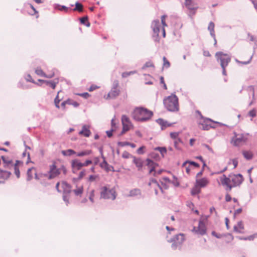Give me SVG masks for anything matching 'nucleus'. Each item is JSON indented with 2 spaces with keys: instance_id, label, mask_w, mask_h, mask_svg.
I'll return each mask as SVG.
<instances>
[{
  "instance_id": "1",
  "label": "nucleus",
  "mask_w": 257,
  "mask_h": 257,
  "mask_svg": "<svg viewBox=\"0 0 257 257\" xmlns=\"http://www.w3.org/2000/svg\"><path fill=\"white\" fill-rule=\"evenodd\" d=\"M153 114V112L147 108L143 107H138L134 109L132 117L137 121H145L150 119Z\"/></svg>"
},
{
  "instance_id": "2",
  "label": "nucleus",
  "mask_w": 257,
  "mask_h": 257,
  "mask_svg": "<svg viewBox=\"0 0 257 257\" xmlns=\"http://www.w3.org/2000/svg\"><path fill=\"white\" fill-rule=\"evenodd\" d=\"M164 104L166 108L171 111L179 110L178 98L175 94H171L164 99Z\"/></svg>"
},
{
  "instance_id": "3",
  "label": "nucleus",
  "mask_w": 257,
  "mask_h": 257,
  "mask_svg": "<svg viewBox=\"0 0 257 257\" xmlns=\"http://www.w3.org/2000/svg\"><path fill=\"white\" fill-rule=\"evenodd\" d=\"M196 113L199 115L197 123L198 127L203 130H209L210 128L214 127L212 125L214 122L211 119L204 117L199 110H196Z\"/></svg>"
},
{
  "instance_id": "4",
  "label": "nucleus",
  "mask_w": 257,
  "mask_h": 257,
  "mask_svg": "<svg viewBox=\"0 0 257 257\" xmlns=\"http://www.w3.org/2000/svg\"><path fill=\"white\" fill-rule=\"evenodd\" d=\"M100 197L105 199L114 200L116 198V193L113 189H108L105 186L100 188Z\"/></svg>"
},
{
  "instance_id": "5",
  "label": "nucleus",
  "mask_w": 257,
  "mask_h": 257,
  "mask_svg": "<svg viewBox=\"0 0 257 257\" xmlns=\"http://www.w3.org/2000/svg\"><path fill=\"white\" fill-rule=\"evenodd\" d=\"M215 57L217 61L220 62L221 68L226 67L231 61L230 57L222 52L216 53Z\"/></svg>"
},
{
  "instance_id": "6",
  "label": "nucleus",
  "mask_w": 257,
  "mask_h": 257,
  "mask_svg": "<svg viewBox=\"0 0 257 257\" xmlns=\"http://www.w3.org/2000/svg\"><path fill=\"white\" fill-rule=\"evenodd\" d=\"M247 138L246 135L242 134H235L234 136L232 138L231 143L233 146H239L245 143L247 141Z\"/></svg>"
},
{
  "instance_id": "7",
  "label": "nucleus",
  "mask_w": 257,
  "mask_h": 257,
  "mask_svg": "<svg viewBox=\"0 0 257 257\" xmlns=\"http://www.w3.org/2000/svg\"><path fill=\"white\" fill-rule=\"evenodd\" d=\"M185 240V235L183 233L176 234L168 241L172 242V247L176 249L178 244H181Z\"/></svg>"
},
{
  "instance_id": "8",
  "label": "nucleus",
  "mask_w": 257,
  "mask_h": 257,
  "mask_svg": "<svg viewBox=\"0 0 257 257\" xmlns=\"http://www.w3.org/2000/svg\"><path fill=\"white\" fill-rule=\"evenodd\" d=\"M121 123L122 124V130L121 134H124L126 132L133 128V124L130 119L125 115H122L121 116Z\"/></svg>"
},
{
  "instance_id": "9",
  "label": "nucleus",
  "mask_w": 257,
  "mask_h": 257,
  "mask_svg": "<svg viewBox=\"0 0 257 257\" xmlns=\"http://www.w3.org/2000/svg\"><path fill=\"white\" fill-rule=\"evenodd\" d=\"M191 231L197 235H204L206 233V227L202 220H200L197 226H194Z\"/></svg>"
},
{
  "instance_id": "10",
  "label": "nucleus",
  "mask_w": 257,
  "mask_h": 257,
  "mask_svg": "<svg viewBox=\"0 0 257 257\" xmlns=\"http://www.w3.org/2000/svg\"><path fill=\"white\" fill-rule=\"evenodd\" d=\"M120 94V90L118 88V83L116 81L109 91V92L106 95H104V97L105 99H113L118 96Z\"/></svg>"
},
{
  "instance_id": "11",
  "label": "nucleus",
  "mask_w": 257,
  "mask_h": 257,
  "mask_svg": "<svg viewBox=\"0 0 257 257\" xmlns=\"http://www.w3.org/2000/svg\"><path fill=\"white\" fill-rule=\"evenodd\" d=\"M56 188L59 192L69 193L71 190L70 185L64 181L58 182L56 184Z\"/></svg>"
},
{
  "instance_id": "12",
  "label": "nucleus",
  "mask_w": 257,
  "mask_h": 257,
  "mask_svg": "<svg viewBox=\"0 0 257 257\" xmlns=\"http://www.w3.org/2000/svg\"><path fill=\"white\" fill-rule=\"evenodd\" d=\"M220 180L221 184L226 187V190L230 191L232 187L231 181L230 179V175L227 177L225 175H223L220 177Z\"/></svg>"
},
{
  "instance_id": "13",
  "label": "nucleus",
  "mask_w": 257,
  "mask_h": 257,
  "mask_svg": "<svg viewBox=\"0 0 257 257\" xmlns=\"http://www.w3.org/2000/svg\"><path fill=\"white\" fill-rule=\"evenodd\" d=\"M230 179L231 181L232 187H234L236 186L239 185L243 181V177L241 175H230Z\"/></svg>"
},
{
  "instance_id": "14",
  "label": "nucleus",
  "mask_w": 257,
  "mask_h": 257,
  "mask_svg": "<svg viewBox=\"0 0 257 257\" xmlns=\"http://www.w3.org/2000/svg\"><path fill=\"white\" fill-rule=\"evenodd\" d=\"M35 73L39 76H43L46 78H51L54 76L55 72L52 70L50 71L48 74L45 73L40 67H37L35 70Z\"/></svg>"
},
{
  "instance_id": "15",
  "label": "nucleus",
  "mask_w": 257,
  "mask_h": 257,
  "mask_svg": "<svg viewBox=\"0 0 257 257\" xmlns=\"http://www.w3.org/2000/svg\"><path fill=\"white\" fill-rule=\"evenodd\" d=\"M60 174V171L57 169L55 164H53L50 166L49 170V179H52L56 177Z\"/></svg>"
},
{
  "instance_id": "16",
  "label": "nucleus",
  "mask_w": 257,
  "mask_h": 257,
  "mask_svg": "<svg viewBox=\"0 0 257 257\" xmlns=\"http://www.w3.org/2000/svg\"><path fill=\"white\" fill-rule=\"evenodd\" d=\"M151 27L153 29L154 33L157 36H159V33L160 31H162V28L161 27L160 22L159 20H155L152 22Z\"/></svg>"
},
{
  "instance_id": "17",
  "label": "nucleus",
  "mask_w": 257,
  "mask_h": 257,
  "mask_svg": "<svg viewBox=\"0 0 257 257\" xmlns=\"http://www.w3.org/2000/svg\"><path fill=\"white\" fill-rule=\"evenodd\" d=\"M71 164L73 172L80 170L83 167L82 163L77 159L73 160Z\"/></svg>"
},
{
  "instance_id": "18",
  "label": "nucleus",
  "mask_w": 257,
  "mask_h": 257,
  "mask_svg": "<svg viewBox=\"0 0 257 257\" xmlns=\"http://www.w3.org/2000/svg\"><path fill=\"white\" fill-rule=\"evenodd\" d=\"M148 186L151 188H154L156 194H158L159 189L162 190V188L155 179H151L150 180V181L148 183Z\"/></svg>"
},
{
  "instance_id": "19",
  "label": "nucleus",
  "mask_w": 257,
  "mask_h": 257,
  "mask_svg": "<svg viewBox=\"0 0 257 257\" xmlns=\"http://www.w3.org/2000/svg\"><path fill=\"white\" fill-rule=\"evenodd\" d=\"M209 183V180L207 178L197 179L195 184L200 188L206 187Z\"/></svg>"
},
{
  "instance_id": "20",
  "label": "nucleus",
  "mask_w": 257,
  "mask_h": 257,
  "mask_svg": "<svg viewBox=\"0 0 257 257\" xmlns=\"http://www.w3.org/2000/svg\"><path fill=\"white\" fill-rule=\"evenodd\" d=\"M90 126L87 125H84L82 126V130L79 132V134L85 137H88L91 134L89 130Z\"/></svg>"
},
{
  "instance_id": "21",
  "label": "nucleus",
  "mask_w": 257,
  "mask_h": 257,
  "mask_svg": "<svg viewBox=\"0 0 257 257\" xmlns=\"http://www.w3.org/2000/svg\"><path fill=\"white\" fill-rule=\"evenodd\" d=\"M185 5L190 10L196 11L198 8L197 5L192 0H185Z\"/></svg>"
},
{
  "instance_id": "22",
  "label": "nucleus",
  "mask_w": 257,
  "mask_h": 257,
  "mask_svg": "<svg viewBox=\"0 0 257 257\" xmlns=\"http://www.w3.org/2000/svg\"><path fill=\"white\" fill-rule=\"evenodd\" d=\"M244 226L242 221L238 222L237 225L233 227L234 231L240 233H243L244 232Z\"/></svg>"
},
{
  "instance_id": "23",
  "label": "nucleus",
  "mask_w": 257,
  "mask_h": 257,
  "mask_svg": "<svg viewBox=\"0 0 257 257\" xmlns=\"http://www.w3.org/2000/svg\"><path fill=\"white\" fill-rule=\"evenodd\" d=\"M147 165L150 168L149 173V174H153L155 171H156V167L158 166V165L155 163L153 161L150 159H148L147 160Z\"/></svg>"
},
{
  "instance_id": "24",
  "label": "nucleus",
  "mask_w": 257,
  "mask_h": 257,
  "mask_svg": "<svg viewBox=\"0 0 257 257\" xmlns=\"http://www.w3.org/2000/svg\"><path fill=\"white\" fill-rule=\"evenodd\" d=\"M133 162L138 168V170H141L143 166V161L140 158L136 157H133Z\"/></svg>"
},
{
  "instance_id": "25",
  "label": "nucleus",
  "mask_w": 257,
  "mask_h": 257,
  "mask_svg": "<svg viewBox=\"0 0 257 257\" xmlns=\"http://www.w3.org/2000/svg\"><path fill=\"white\" fill-rule=\"evenodd\" d=\"M34 175L36 178H37L35 168L32 167L29 169L27 171L28 179H32L33 178Z\"/></svg>"
},
{
  "instance_id": "26",
  "label": "nucleus",
  "mask_w": 257,
  "mask_h": 257,
  "mask_svg": "<svg viewBox=\"0 0 257 257\" xmlns=\"http://www.w3.org/2000/svg\"><path fill=\"white\" fill-rule=\"evenodd\" d=\"M167 17V16L163 15L161 17V23L162 24L163 27H162V35L163 38H165L166 37V33H165V27H167V25L166 23V18Z\"/></svg>"
},
{
  "instance_id": "27",
  "label": "nucleus",
  "mask_w": 257,
  "mask_h": 257,
  "mask_svg": "<svg viewBox=\"0 0 257 257\" xmlns=\"http://www.w3.org/2000/svg\"><path fill=\"white\" fill-rule=\"evenodd\" d=\"M10 173L8 171H4L0 169V182L9 177Z\"/></svg>"
},
{
  "instance_id": "28",
  "label": "nucleus",
  "mask_w": 257,
  "mask_h": 257,
  "mask_svg": "<svg viewBox=\"0 0 257 257\" xmlns=\"http://www.w3.org/2000/svg\"><path fill=\"white\" fill-rule=\"evenodd\" d=\"M157 122L161 126L162 130L171 125V124H168L167 121L161 118L157 119Z\"/></svg>"
},
{
  "instance_id": "29",
  "label": "nucleus",
  "mask_w": 257,
  "mask_h": 257,
  "mask_svg": "<svg viewBox=\"0 0 257 257\" xmlns=\"http://www.w3.org/2000/svg\"><path fill=\"white\" fill-rule=\"evenodd\" d=\"M21 164H22L21 162H20L19 161H17L16 163H15V164L14 166L15 173L18 178H19L20 176V172L18 166Z\"/></svg>"
},
{
  "instance_id": "30",
  "label": "nucleus",
  "mask_w": 257,
  "mask_h": 257,
  "mask_svg": "<svg viewBox=\"0 0 257 257\" xmlns=\"http://www.w3.org/2000/svg\"><path fill=\"white\" fill-rule=\"evenodd\" d=\"M243 157L247 160H250L252 158L253 153L251 151H242Z\"/></svg>"
},
{
  "instance_id": "31",
  "label": "nucleus",
  "mask_w": 257,
  "mask_h": 257,
  "mask_svg": "<svg viewBox=\"0 0 257 257\" xmlns=\"http://www.w3.org/2000/svg\"><path fill=\"white\" fill-rule=\"evenodd\" d=\"M214 27V24L212 22L209 23L208 27V29L210 31L211 35L213 37H215Z\"/></svg>"
},
{
  "instance_id": "32",
  "label": "nucleus",
  "mask_w": 257,
  "mask_h": 257,
  "mask_svg": "<svg viewBox=\"0 0 257 257\" xmlns=\"http://www.w3.org/2000/svg\"><path fill=\"white\" fill-rule=\"evenodd\" d=\"M182 167L185 168V171L188 174H190L191 167L189 164V161H186L184 162L182 165Z\"/></svg>"
},
{
  "instance_id": "33",
  "label": "nucleus",
  "mask_w": 257,
  "mask_h": 257,
  "mask_svg": "<svg viewBox=\"0 0 257 257\" xmlns=\"http://www.w3.org/2000/svg\"><path fill=\"white\" fill-rule=\"evenodd\" d=\"M62 154L64 156H71L76 154V153L72 149H68L67 150H63L61 152Z\"/></svg>"
},
{
  "instance_id": "34",
  "label": "nucleus",
  "mask_w": 257,
  "mask_h": 257,
  "mask_svg": "<svg viewBox=\"0 0 257 257\" xmlns=\"http://www.w3.org/2000/svg\"><path fill=\"white\" fill-rule=\"evenodd\" d=\"M92 153V151L90 150H87L85 151H81L77 154V156L78 157H83L84 156H88L90 155Z\"/></svg>"
},
{
  "instance_id": "35",
  "label": "nucleus",
  "mask_w": 257,
  "mask_h": 257,
  "mask_svg": "<svg viewBox=\"0 0 257 257\" xmlns=\"http://www.w3.org/2000/svg\"><path fill=\"white\" fill-rule=\"evenodd\" d=\"M200 192V188L195 184L194 187L192 188L191 193L192 195L199 194Z\"/></svg>"
},
{
  "instance_id": "36",
  "label": "nucleus",
  "mask_w": 257,
  "mask_h": 257,
  "mask_svg": "<svg viewBox=\"0 0 257 257\" xmlns=\"http://www.w3.org/2000/svg\"><path fill=\"white\" fill-rule=\"evenodd\" d=\"M74 194L77 195H81L83 192V187L82 186L78 187L76 189L73 190Z\"/></svg>"
},
{
  "instance_id": "37",
  "label": "nucleus",
  "mask_w": 257,
  "mask_h": 257,
  "mask_svg": "<svg viewBox=\"0 0 257 257\" xmlns=\"http://www.w3.org/2000/svg\"><path fill=\"white\" fill-rule=\"evenodd\" d=\"M59 78H55L53 80L51 81L50 82V84L48 86H50L53 89H55L56 86V85L59 83Z\"/></svg>"
},
{
  "instance_id": "38",
  "label": "nucleus",
  "mask_w": 257,
  "mask_h": 257,
  "mask_svg": "<svg viewBox=\"0 0 257 257\" xmlns=\"http://www.w3.org/2000/svg\"><path fill=\"white\" fill-rule=\"evenodd\" d=\"M74 11L82 12L83 11V6L81 4L77 2L75 3V8L73 10Z\"/></svg>"
},
{
  "instance_id": "39",
  "label": "nucleus",
  "mask_w": 257,
  "mask_h": 257,
  "mask_svg": "<svg viewBox=\"0 0 257 257\" xmlns=\"http://www.w3.org/2000/svg\"><path fill=\"white\" fill-rule=\"evenodd\" d=\"M100 166L101 168H104L107 172H108L110 170V166L105 161L101 164Z\"/></svg>"
},
{
  "instance_id": "40",
  "label": "nucleus",
  "mask_w": 257,
  "mask_h": 257,
  "mask_svg": "<svg viewBox=\"0 0 257 257\" xmlns=\"http://www.w3.org/2000/svg\"><path fill=\"white\" fill-rule=\"evenodd\" d=\"M163 67L168 68L170 66V63L165 57H163Z\"/></svg>"
},
{
  "instance_id": "41",
  "label": "nucleus",
  "mask_w": 257,
  "mask_h": 257,
  "mask_svg": "<svg viewBox=\"0 0 257 257\" xmlns=\"http://www.w3.org/2000/svg\"><path fill=\"white\" fill-rule=\"evenodd\" d=\"M30 6L33 12L31 13H29V14L31 15H36V18H38L39 17L38 12L36 10V9L33 7V5L30 4Z\"/></svg>"
},
{
  "instance_id": "42",
  "label": "nucleus",
  "mask_w": 257,
  "mask_h": 257,
  "mask_svg": "<svg viewBox=\"0 0 257 257\" xmlns=\"http://www.w3.org/2000/svg\"><path fill=\"white\" fill-rule=\"evenodd\" d=\"M122 157L125 159H127V158H131L133 159V157H134L135 156H132L128 152H127L126 151H124L123 152V153L122 154Z\"/></svg>"
},
{
  "instance_id": "43",
  "label": "nucleus",
  "mask_w": 257,
  "mask_h": 257,
  "mask_svg": "<svg viewBox=\"0 0 257 257\" xmlns=\"http://www.w3.org/2000/svg\"><path fill=\"white\" fill-rule=\"evenodd\" d=\"M154 65L152 61H148L145 63V64L143 67V69H145L149 67H154Z\"/></svg>"
},
{
  "instance_id": "44",
  "label": "nucleus",
  "mask_w": 257,
  "mask_h": 257,
  "mask_svg": "<svg viewBox=\"0 0 257 257\" xmlns=\"http://www.w3.org/2000/svg\"><path fill=\"white\" fill-rule=\"evenodd\" d=\"M179 135V133L178 132H173L170 133V137L173 140H176L179 139L178 136Z\"/></svg>"
},
{
  "instance_id": "45",
  "label": "nucleus",
  "mask_w": 257,
  "mask_h": 257,
  "mask_svg": "<svg viewBox=\"0 0 257 257\" xmlns=\"http://www.w3.org/2000/svg\"><path fill=\"white\" fill-rule=\"evenodd\" d=\"M94 190H92L90 192V194L89 196V199L91 201V202H94Z\"/></svg>"
},
{
  "instance_id": "46",
  "label": "nucleus",
  "mask_w": 257,
  "mask_h": 257,
  "mask_svg": "<svg viewBox=\"0 0 257 257\" xmlns=\"http://www.w3.org/2000/svg\"><path fill=\"white\" fill-rule=\"evenodd\" d=\"M135 73V71H130L128 72H125L122 73L121 76L123 78H125V77H127L130 76L132 74H134Z\"/></svg>"
},
{
  "instance_id": "47",
  "label": "nucleus",
  "mask_w": 257,
  "mask_h": 257,
  "mask_svg": "<svg viewBox=\"0 0 257 257\" xmlns=\"http://www.w3.org/2000/svg\"><path fill=\"white\" fill-rule=\"evenodd\" d=\"M59 92H60V91H59L58 92V94H59ZM60 101H61V100L60 99H59L58 94H57V96L56 97V98L55 99L54 102H55L56 106L58 108L60 107L59 105V103Z\"/></svg>"
},
{
  "instance_id": "48",
  "label": "nucleus",
  "mask_w": 257,
  "mask_h": 257,
  "mask_svg": "<svg viewBox=\"0 0 257 257\" xmlns=\"http://www.w3.org/2000/svg\"><path fill=\"white\" fill-rule=\"evenodd\" d=\"M97 175H90L88 178V181L91 182L94 181L96 179L98 178Z\"/></svg>"
},
{
  "instance_id": "49",
  "label": "nucleus",
  "mask_w": 257,
  "mask_h": 257,
  "mask_svg": "<svg viewBox=\"0 0 257 257\" xmlns=\"http://www.w3.org/2000/svg\"><path fill=\"white\" fill-rule=\"evenodd\" d=\"M86 175V171L85 170H82L79 174L78 179H81L84 176Z\"/></svg>"
},
{
  "instance_id": "50",
  "label": "nucleus",
  "mask_w": 257,
  "mask_h": 257,
  "mask_svg": "<svg viewBox=\"0 0 257 257\" xmlns=\"http://www.w3.org/2000/svg\"><path fill=\"white\" fill-rule=\"evenodd\" d=\"M2 158L4 162L6 164L9 165L12 163V161H11L8 157H5L4 156H2Z\"/></svg>"
},
{
  "instance_id": "51",
  "label": "nucleus",
  "mask_w": 257,
  "mask_h": 257,
  "mask_svg": "<svg viewBox=\"0 0 257 257\" xmlns=\"http://www.w3.org/2000/svg\"><path fill=\"white\" fill-rule=\"evenodd\" d=\"M100 87L99 86H97L96 85H94V84H93L88 89V90L89 91H93V90L96 89H98Z\"/></svg>"
},
{
  "instance_id": "52",
  "label": "nucleus",
  "mask_w": 257,
  "mask_h": 257,
  "mask_svg": "<svg viewBox=\"0 0 257 257\" xmlns=\"http://www.w3.org/2000/svg\"><path fill=\"white\" fill-rule=\"evenodd\" d=\"M248 114L252 117L255 116L256 115V110L255 109H252L250 110L248 112Z\"/></svg>"
},
{
  "instance_id": "53",
  "label": "nucleus",
  "mask_w": 257,
  "mask_h": 257,
  "mask_svg": "<svg viewBox=\"0 0 257 257\" xmlns=\"http://www.w3.org/2000/svg\"><path fill=\"white\" fill-rule=\"evenodd\" d=\"M128 145H129V142H119L118 143V145L120 147L128 146Z\"/></svg>"
},
{
  "instance_id": "54",
  "label": "nucleus",
  "mask_w": 257,
  "mask_h": 257,
  "mask_svg": "<svg viewBox=\"0 0 257 257\" xmlns=\"http://www.w3.org/2000/svg\"><path fill=\"white\" fill-rule=\"evenodd\" d=\"M160 82L161 84H163L164 88L166 90L167 89V87L166 84L165 83L164 79L163 76H161L160 77Z\"/></svg>"
},
{
  "instance_id": "55",
  "label": "nucleus",
  "mask_w": 257,
  "mask_h": 257,
  "mask_svg": "<svg viewBox=\"0 0 257 257\" xmlns=\"http://www.w3.org/2000/svg\"><path fill=\"white\" fill-rule=\"evenodd\" d=\"M78 95L79 96H81L85 98H87L90 96V95L87 92L80 93V94H78Z\"/></svg>"
},
{
  "instance_id": "56",
  "label": "nucleus",
  "mask_w": 257,
  "mask_h": 257,
  "mask_svg": "<svg viewBox=\"0 0 257 257\" xmlns=\"http://www.w3.org/2000/svg\"><path fill=\"white\" fill-rule=\"evenodd\" d=\"M88 21V18L87 17H84L80 18V22L82 24L85 25L86 24V22Z\"/></svg>"
},
{
  "instance_id": "57",
  "label": "nucleus",
  "mask_w": 257,
  "mask_h": 257,
  "mask_svg": "<svg viewBox=\"0 0 257 257\" xmlns=\"http://www.w3.org/2000/svg\"><path fill=\"white\" fill-rule=\"evenodd\" d=\"M163 171L164 170L162 169L156 170V171H155V172L153 174V175L154 176H157L158 175H160Z\"/></svg>"
},
{
  "instance_id": "58",
  "label": "nucleus",
  "mask_w": 257,
  "mask_h": 257,
  "mask_svg": "<svg viewBox=\"0 0 257 257\" xmlns=\"http://www.w3.org/2000/svg\"><path fill=\"white\" fill-rule=\"evenodd\" d=\"M189 164L190 165V166H193L195 168H199V165L195 162L189 161Z\"/></svg>"
},
{
  "instance_id": "59",
  "label": "nucleus",
  "mask_w": 257,
  "mask_h": 257,
  "mask_svg": "<svg viewBox=\"0 0 257 257\" xmlns=\"http://www.w3.org/2000/svg\"><path fill=\"white\" fill-rule=\"evenodd\" d=\"M257 237V233H255L253 235L248 236L247 237V240H252L254 239V238Z\"/></svg>"
},
{
  "instance_id": "60",
  "label": "nucleus",
  "mask_w": 257,
  "mask_h": 257,
  "mask_svg": "<svg viewBox=\"0 0 257 257\" xmlns=\"http://www.w3.org/2000/svg\"><path fill=\"white\" fill-rule=\"evenodd\" d=\"M145 148V147L144 146H142V147L139 148L137 150V151L138 154H144L143 149H144Z\"/></svg>"
},
{
  "instance_id": "61",
  "label": "nucleus",
  "mask_w": 257,
  "mask_h": 257,
  "mask_svg": "<svg viewBox=\"0 0 257 257\" xmlns=\"http://www.w3.org/2000/svg\"><path fill=\"white\" fill-rule=\"evenodd\" d=\"M231 197L228 193H227L225 195V199L226 202L230 201L231 200Z\"/></svg>"
},
{
  "instance_id": "62",
  "label": "nucleus",
  "mask_w": 257,
  "mask_h": 257,
  "mask_svg": "<svg viewBox=\"0 0 257 257\" xmlns=\"http://www.w3.org/2000/svg\"><path fill=\"white\" fill-rule=\"evenodd\" d=\"M92 162L91 160H87L84 163H82L83 166H87L89 165L92 164Z\"/></svg>"
},
{
  "instance_id": "63",
  "label": "nucleus",
  "mask_w": 257,
  "mask_h": 257,
  "mask_svg": "<svg viewBox=\"0 0 257 257\" xmlns=\"http://www.w3.org/2000/svg\"><path fill=\"white\" fill-rule=\"evenodd\" d=\"M181 142V140L179 138L178 139H176V140H174V145H175V147L177 148V149H178V144L179 143Z\"/></svg>"
},
{
  "instance_id": "64",
  "label": "nucleus",
  "mask_w": 257,
  "mask_h": 257,
  "mask_svg": "<svg viewBox=\"0 0 257 257\" xmlns=\"http://www.w3.org/2000/svg\"><path fill=\"white\" fill-rule=\"evenodd\" d=\"M58 9L60 10V11H67L68 10V8H66V7L65 6H59L58 7Z\"/></svg>"
}]
</instances>
